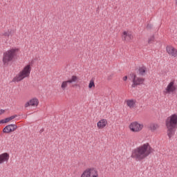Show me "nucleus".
<instances>
[{
	"instance_id": "nucleus-1",
	"label": "nucleus",
	"mask_w": 177,
	"mask_h": 177,
	"mask_svg": "<svg viewBox=\"0 0 177 177\" xmlns=\"http://www.w3.org/2000/svg\"><path fill=\"white\" fill-rule=\"evenodd\" d=\"M151 153V147L149 143H145L134 149L131 152V158L136 161H142Z\"/></svg>"
},
{
	"instance_id": "nucleus-2",
	"label": "nucleus",
	"mask_w": 177,
	"mask_h": 177,
	"mask_svg": "<svg viewBox=\"0 0 177 177\" xmlns=\"http://www.w3.org/2000/svg\"><path fill=\"white\" fill-rule=\"evenodd\" d=\"M166 127L167 129V136L171 139L175 135L177 128V115L173 114L168 117L166 120Z\"/></svg>"
},
{
	"instance_id": "nucleus-3",
	"label": "nucleus",
	"mask_w": 177,
	"mask_h": 177,
	"mask_svg": "<svg viewBox=\"0 0 177 177\" xmlns=\"http://www.w3.org/2000/svg\"><path fill=\"white\" fill-rule=\"evenodd\" d=\"M17 52H19V48H11L4 52L3 54V64L9 66V64L16 59Z\"/></svg>"
},
{
	"instance_id": "nucleus-4",
	"label": "nucleus",
	"mask_w": 177,
	"mask_h": 177,
	"mask_svg": "<svg viewBox=\"0 0 177 177\" xmlns=\"http://www.w3.org/2000/svg\"><path fill=\"white\" fill-rule=\"evenodd\" d=\"M30 73H31V66L30 65H27L26 66L24 67L22 71H21L14 78V81H16V82H19V81H22V80H24V78H26V77H28Z\"/></svg>"
},
{
	"instance_id": "nucleus-5",
	"label": "nucleus",
	"mask_w": 177,
	"mask_h": 177,
	"mask_svg": "<svg viewBox=\"0 0 177 177\" xmlns=\"http://www.w3.org/2000/svg\"><path fill=\"white\" fill-rule=\"evenodd\" d=\"M130 78L133 82L131 84L132 88H136V86L143 85V84H145V78L139 77L133 73H130Z\"/></svg>"
},
{
	"instance_id": "nucleus-6",
	"label": "nucleus",
	"mask_w": 177,
	"mask_h": 177,
	"mask_svg": "<svg viewBox=\"0 0 177 177\" xmlns=\"http://www.w3.org/2000/svg\"><path fill=\"white\" fill-rule=\"evenodd\" d=\"M81 177H99V174L96 169L88 168L82 174Z\"/></svg>"
},
{
	"instance_id": "nucleus-7",
	"label": "nucleus",
	"mask_w": 177,
	"mask_h": 177,
	"mask_svg": "<svg viewBox=\"0 0 177 177\" xmlns=\"http://www.w3.org/2000/svg\"><path fill=\"white\" fill-rule=\"evenodd\" d=\"M176 90L177 85L175 84V80H173L168 84L167 86L164 91V93L165 95H171V93H174V92H176Z\"/></svg>"
},
{
	"instance_id": "nucleus-8",
	"label": "nucleus",
	"mask_w": 177,
	"mask_h": 177,
	"mask_svg": "<svg viewBox=\"0 0 177 177\" xmlns=\"http://www.w3.org/2000/svg\"><path fill=\"white\" fill-rule=\"evenodd\" d=\"M78 81V77L73 75L70 80L62 82L61 88L63 91H66V88L68 86V84H73V82H77Z\"/></svg>"
},
{
	"instance_id": "nucleus-9",
	"label": "nucleus",
	"mask_w": 177,
	"mask_h": 177,
	"mask_svg": "<svg viewBox=\"0 0 177 177\" xmlns=\"http://www.w3.org/2000/svg\"><path fill=\"white\" fill-rule=\"evenodd\" d=\"M129 128L132 132H139L143 129V124L138 123V122H133L129 125Z\"/></svg>"
},
{
	"instance_id": "nucleus-10",
	"label": "nucleus",
	"mask_w": 177,
	"mask_h": 177,
	"mask_svg": "<svg viewBox=\"0 0 177 177\" xmlns=\"http://www.w3.org/2000/svg\"><path fill=\"white\" fill-rule=\"evenodd\" d=\"M17 129V125L16 124H8L3 129V133H10V132H15Z\"/></svg>"
},
{
	"instance_id": "nucleus-11",
	"label": "nucleus",
	"mask_w": 177,
	"mask_h": 177,
	"mask_svg": "<svg viewBox=\"0 0 177 177\" xmlns=\"http://www.w3.org/2000/svg\"><path fill=\"white\" fill-rule=\"evenodd\" d=\"M166 50L169 56H172L173 57H177V50L174 48L172 46H167L166 47Z\"/></svg>"
},
{
	"instance_id": "nucleus-12",
	"label": "nucleus",
	"mask_w": 177,
	"mask_h": 177,
	"mask_svg": "<svg viewBox=\"0 0 177 177\" xmlns=\"http://www.w3.org/2000/svg\"><path fill=\"white\" fill-rule=\"evenodd\" d=\"M38 103H39V102L38 101V99L33 98L26 103L25 107H28L29 106H33L34 107H35L38 106Z\"/></svg>"
},
{
	"instance_id": "nucleus-13",
	"label": "nucleus",
	"mask_w": 177,
	"mask_h": 177,
	"mask_svg": "<svg viewBox=\"0 0 177 177\" xmlns=\"http://www.w3.org/2000/svg\"><path fill=\"white\" fill-rule=\"evenodd\" d=\"M8 161H9V153H3L0 155V164L8 162Z\"/></svg>"
},
{
	"instance_id": "nucleus-14",
	"label": "nucleus",
	"mask_w": 177,
	"mask_h": 177,
	"mask_svg": "<svg viewBox=\"0 0 177 177\" xmlns=\"http://www.w3.org/2000/svg\"><path fill=\"white\" fill-rule=\"evenodd\" d=\"M123 41H131V39H133V36L130 32L127 31L123 32Z\"/></svg>"
},
{
	"instance_id": "nucleus-15",
	"label": "nucleus",
	"mask_w": 177,
	"mask_h": 177,
	"mask_svg": "<svg viewBox=\"0 0 177 177\" xmlns=\"http://www.w3.org/2000/svg\"><path fill=\"white\" fill-rule=\"evenodd\" d=\"M106 125H107V120L106 119H102L97 123V127L100 129H103Z\"/></svg>"
},
{
	"instance_id": "nucleus-16",
	"label": "nucleus",
	"mask_w": 177,
	"mask_h": 177,
	"mask_svg": "<svg viewBox=\"0 0 177 177\" xmlns=\"http://www.w3.org/2000/svg\"><path fill=\"white\" fill-rule=\"evenodd\" d=\"M127 104L130 109H133L135 106V101H133V100H128Z\"/></svg>"
},
{
	"instance_id": "nucleus-17",
	"label": "nucleus",
	"mask_w": 177,
	"mask_h": 177,
	"mask_svg": "<svg viewBox=\"0 0 177 177\" xmlns=\"http://www.w3.org/2000/svg\"><path fill=\"white\" fill-rule=\"evenodd\" d=\"M145 73H146V67L145 66L140 67L138 69L139 75H145Z\"/></svg>"
},
{
	"instance_id": "nucleus-18",
	"label": "nucleus",
	"mask_w": 177,
	"mask_h": 177,
	"mask_svg": "<svg viewBox=\"0 0 177 177\" xmlns=\"http://www.w3.org/2000/svg\"><path fill=\"white\" fill-rule=\"evenodd\" d=\"M158 124H151L149 125V129H151L152 132L156 131V129H158Z\"/></svg>"
},
{
	"instance_id": "nucleus-19",
	"label": "nucleus",
	"mask_w": 177,
	"mask_h": 177,
	"mask_svg": "<svg viewBox=\"0 0 177 177\" xmlns=\"http://www.w3.org/2000/svg\"><path fill=\"white\" fill-rule=\"evenodd\" d=\"M153 41H154V35L151 36L149 40H148V44H151Z\"/></svg>"
},
{
	"instance_id": "nucleus-20",
	"label": "nucleus",
	"mask_w": 177,
	"mask_h": 177,
	"mask_svg": "<svg viewBox=\"0 0 177 177\" xmlns=\"http://www.w3.org/2000/svg\"><path fill=\"white\" fill-rule=\"evenodd\" d=\"M93 86H95V82L93 80L90 81V83L88 84V88H92Z\"/></svg>"
},
{
	"instance_id": "nucleus-21",
	"label": "nucleus",
	"mask_w": 177,
	"mask_h": 177,
	"mask_svg": "<svg viewBox=\"0 0 177 177\" xmlns=\"http://www.w3.org/2000/svg\"><path fill=\"white\" fill-rule=\"evenodd\" d=\"M16 117H17V115H12L10 117H9V120L10 121H12V120H15V118H16Z\"/></svg>"
},
{
	"instance_id": "nucleus-22",
	"label": "nucleus",
	"mask_w": 177,
	"mask_h": 177,
	"mask_svg": "<svg viewBox=\"0 0 177 177\" xmlns=\"http://www.w3.org/2000/svg\"><path fill=\"white\" fill-rule=\"evenodd\" d=\"M10 35V33H9V31L6 32L3 34V36H4V37H9Z\"/></svg>"
},
{
	"instance_id": "nucleus-23",
	"label": "nucleus",
	"mask_w": 177,
	"mask_h": 177,
	"mask_svg": "<svg viewBox=\"0 0 177 177\" xmlns=\"http://www.w3.org/2000/svg\"><path fill=\"white\" fill-rule=\"evenodd\" d=\"M9 121H10L9 118H6V119H4V122H6H6H9Z\"/></svg>"
},
{
	"instance_id": "nucleus-24",
	"label": "nucleus",
	"mask_w": 177,
	"mask_h": 177,
	"mask_svg": "<svg viewBox=\"0 0 177 177\" xmlns=\"http://www.w3.org/2000/svg\"><path fill=\"white\" fill-rule=\"evenodd\" d=\"M147 28L148 30H150V28H151V24H148V25L147 26Z\"/></svg>"
},
{
	"instance_id": "nucleus-25",
	"label": "nucleus",
	"mask_w": 177,
	"mask_h": 177,
	"mask_svg": "<svg viewBox=\"0 0 177 177\" xmlns=\"http://www.w3.org/2000/svg\"><path fill=\"white\" fill-rule=\"evenodd\" d=\"M0 124H6L5 119L0 120Z\"/></svg>"
},
{
	"instance_id": "nucleus-26",
	"label": "nucleus",
	"mask_w": 177,
	"mask_h": 177,
	"mask_svg": "<svg viewBox=\"0 0 177 177\" xmlns=\"http://www.w3.org/2000/svg\"><path fill=\"white\" fill-rule=\"evenodd\" d=\"M3 113H5V110H3V109H0V115H1V114H3Z\"/></svg>"
},
{
	"instance_id": "nucleus-27",
	"label": "nucleus",
	"mask_w": 177,
	"mask_h": 177,
	"mask_svg": "<svg viewBox=\"0 0 177 177\" xmlns=\"http://www.w3.org/2000/svg\"><path fill=\"white\" fill-rule=\"evenodd\" d=\"M127 80H128V76H124L123 77V81H127Z\"/></svg>"
},
{
	"instance_id": "nucleus-28",
	"label": "nucleus",
	"mask_w": 177,
	"mask_h": 177,
	"mask_svg": "<svg viewBox=\"0 0 177 177\" xmlns=\"http://www.w3.org/2000/svg\"><path fill=\"white\" fill-rule=\"evenodd\" d=\"M42 132H44V129H41L39 131V133H42Z\"/></svg>"
},
{
	"instance_id": "nucleus-29",
	"label": "nucleus",
	"mask_w": 177,
	"mask_h": 177,
	"mask_svg": "<svg viewBox=\"0 0 177 177\" xmlns=\"http://www.w3.org/2000/svg\"><path fill=\"white\" fill-rule=\"evenodd\" d=\"M176 4L177 5V0H176Z\"/></svg>"
}]
</instances>
